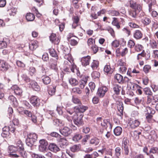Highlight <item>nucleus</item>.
<instances>
[{
  "label": "nucleus",
  "mask_w": 158,
  "mask_h": 158,
  "mask_svg": "<svg viewBox=\"0 0 158 158\" xmlns=\"http://www.w3.org/2000/svg\"><path fill=\"white\" fill-rule=\"evenodd\" d=\"M40 145L39 146V149L40 151L45 152L48 145L47 141L44 139H41L39 141Z\"/></svg>",
  "instance_id": "obj_3"
},
{
  "label": "nucleus",
  "mask_w": 158,
  "mask_h": 158,
  "mask_svg": "<svg viewBox=\"0 0 158 158\" xmlns=\"http://www.w3.org/2000/svg\"><path fill=\"white\" fill-rule=\"evenodd\" d=\"M69 83L72 86H75L77 85L78 82L77 79L75 78H71L69 80Z\"/></svg>",
  "instance_id": "obj_38"
},
{
  "label": "nucleus",
  "mask_w": 158,
  "mask_h": 158,
  "mask_svg": "<svg viewBox=\"0 0 158 158\" xmlns=\"http://www.w3.org/2000/svg\"><path fill=\"white\" fill-rule=\"evenodd\" d=\"M151 69V67L149 65H145L143 67V70L146 73H148Z\"/></svg>",
  "instance_id": "obj_64"
},
{
  "label": "nucleus",
  "mask_w": 158,
  "mask_h": 158,
  "mask_svg": "<svg viewBox=\"0 0 158 158\" xmlns=\"http://www.w3.org/2000/svg\"><path fill=\"white\" fill-rule=\"evenodd\" d=\"M72 92L75 94H81L82 93V91L81 88L78 87H76L72 89Z\"/></svg>",
  "instance_id": "obj_42"
},
{
  "label": "nucleus",
  "mask_w": 158,
  "mask_h": 158,
  "mask_svg": "<svg viewBox=\"0 0 158 158\" xmlns=\"http://www.w3.org/2000/svg\"><path fill=\"white\" fill-rule=\"evenodd\" d=\"M130 7L136 10L140 11L141 10V5L136 0H131L130 1Z\"/></svg>",
  "instance_id": "obj_2"
},
{
  "label": "nucleus",
  "mask_w": 158,
  "mask_h": 158,
  "mask_svg": "<svg viewBox=\"0 0 158 158\" xmlns=\"http://www.w3.org/2000/svg\"><path fill=\"white\" fill-rule=\"evenodd\" d=\"M36 73V70L35 68L31 67H30L29 70V73L31 76L35 75Z\"/></svg>",
  "instance_id": "obj_57"
},
{
  "label": "nucleus",
  "mask_w": 158,
  "mask_h": 158,
  "mask_svg": "<svg viewBox=\"0 0 158 158\" xmlns=\"http://www.w3.org/2000/svg\"><path fill=\"white\" fill-rule=\"evenodd\" d=\"M101 125L103 127H109L110 128L112 127V126L110 122L108 121L107 120H103V122L101 123Z\"/></svg>",
  "instance_id": "obj_37"
},
{
  "label": "nucleus",
  "mask_w": 158,
  "mask_h": 158,
  "mask_svg": "<svg viewBox=\"0 0 158 158\" xmlns=\"http://www.w3.org/2000/svg\"><path fill=\"white\" fill-rule=\"evenodd\" d=\"M82 116L80 115H75L73 118V122L77 126L79 127L82 126L83 124L82 121Z\"/></svg>",
  "instance_id": "obj_5"
},
{
  "label": "nucleus",
  "mask_w": 158,
  "mask_h": 158,
  "mask_svg": "<svg viewBox=\"0 0 158 158\" xmlns=\"http://www.w3.org/2000/svg\"><path fill=\"white\" fill-rule=\"evenodd\" d=\"M92 77L93 78L95 79L98 78L100 76V73L99 72L94 71L91 74Z\"/></svg>",
  "instance_id": "obj_56"
},
{
  "label": "nucleus",
  "mask_w": 158,
  "mask_h": 158,
  "mask_svg": "<svg viewBox=\"0 0 158 158\" xmlns=\"http://www.w3.org/2000/svg\"><path fill=\"white\" fill-rule=\"evenodd\" d=\"M70 44L72 46H75L78 43V41L75 39H71L70 40H69Z\"/></svg>",
  "instance_id": "obj_63"
},
{
  "label": "nucleus",
  "mask_w": 158,
  "mask_h": 158,
  "mask_svg": "<svg viewBox=\"0 0 158 158\" xmlns=\"http://www.w3.org/2000/svg\"><path fill=\"white\" fill-rule=\"evenodd\" d=\"M146 111L147 112L148 114H153L155 113V110L149 107H147L146 108Z\"/></svg>",
  "instance_id": "obj_47"
},
{
  "label": "nucleus",
  "mask_w": 158,
  "mask_h": 158,
  "mask_svg": "<svg viewBox=\"0 0 158 158\" xmlns=\"http://www.w3.org/2000/svg\"><path fill=\"white\" fill-rule=\"evenodd\" d=\"M99 62L97 60H94L91 64V66L93 69H96L99 66Z\"/></svg>",
  "instance_id": "obj_33"
},
{
  "label": "nucleus",
  "mask_w": 158,
  "mask_h": 158,
  "mask_svg": "<svg viewBox=\"0 0 158 158\" xmlns=\"http://www.w3.org/2000/svg\"><path fill=\"white\" fill-rule=\"evenodd\" d=\"M122 132V128L119 126H117L114 129V134L116 136L120 135Z\"/></svg>",
  "instance_id": "obj_27"
},
{
  "label": "nucleus",
  "mask_w": 158,
  "mask_h": 158,
  "mask_svg": "<svg viewBox=\"0 0 158 158\" xmlns=\"http://www.w3.org/2000/svg\"><path fill=\"white\" fill-rule=\"evenodd\" d=\"M108 14L112 16H118L120 15L119 12L115 10H109Z\"/></svg>",
  "instance_id": "obj_44"
},
{
  "label": "nucleus",
  "mask_w": 158,
  "mask_h": 158,
  "mask_svg": "<svg viewBox=\"0 0 158 158\" xmlns=\"http://www.w3.org/2000/svg\"><path fill=\"white\" fill-rule=\"evenodd\" d=\"M145 56V54L144 53V51L143 50L142 52L138 54L137 56V59L139 60L141 59L142 57H144Z\"/></svg>",
  "instance_id": "obj_61"
},
{
  "label": "nucleus",
  "mask_w": 158,
  "mask_h": 158,
  "mask_svg": "<svg viewBox=\"0 0 158 158\" xmlns=\"http://www.w3.org/2000/svg\"><path fill=\"white\" fill-rule=\"evenodd\" d=\"M28 137L36 141L37 139V135L35 133H30L27 135Z\"/></svg>",
  "instance_id": "obj_40"
},
{
  "label": "nucleus",
  "mask_w": 158,
  "mask_h": 158,
  "mask_svg": "<svg viewBox=\"0 0 158 158\" xmlns=\"http://www.w3.org/2000/svg\"><path fill=\"white\" fill-rule=\"evenodd\" d=\"M140 122L138 119L131 120L129 122L130 127L133 129L138 127L140 124Z\"/></svg>",
  "instance_id": "obj_12"
},
{
  "label": "nucleus",
  "mask_w": 158,
  "mask_h": 158,
  "mask_svg": "<svg viewBox=\"0 0 158 158\" xmlns=\"http://www.w3.org/2000/svg\"><path fill=\"white\" fill-rule=\"evenodd\" d=\"M143 46L141 44H136L134 47L135 50L137 52L143 50Z\"/></svg>",
  "instance_id": "obj_46"
},
{
  "label": "nucleus",
  "mask_w": 158,
  "mask_h": 158,
  "mask_svg": "<svg viewBox=\"0 0 158 158\" xmlns=\"http://www.w3.org/2000/svg\"><path fill=\"white\" fill-rule=\"evenodd\" d=\"M104 71L105 72L107 73H111L112 71L111 70L110 66L108 65H105L104 69Z\"/></svg>",
  "instance_id": "obj_50"
},
{
  "label": "nucleus",
  "mask_w": 158,
  "mask_h": 158,
  "mask_svg": "<svg viewBox=\"0 0 158 158\" xmlns=\"http://www.w3.org/2000/svg\"><path fill=\"white\" fill-rule=\"evenodd\" d=\"M22 79L26 82H31L30 79L26 74H23L21 76Z\"/></svg>",
  "instance_id": "obj_52"
},
{
  "label": "nucleus",
  "mask_w": 158,
  "mask_h": 158,
  "mask_svg": "<svg viewBox=\"0 0 158 158\" xmlns=\"http://www.w3.org/2000/svg\"><path fill=\"white\" fill-rule=\"evenodd\" d=\"M88 107L86 106L83 105L81 104L79 105L78 106H75L73 109L76 110V111H78L81 113H83L87 110Z\"/></svg>",
  "instance_id": "obj_9"
},
{
  "label": "nucleus",
  "mask_w": 158,
  "mask_h": 158,
  "mask_svg": "<svg viewBox=\"0 0 158 158\" xmlns=\"http://www.w3.org/2000/svg\"><path fill=\"white\" fill-rule=\"evenodd\" d=\"M114 78L118 83H121L123 82V77L119 74H117L115 75L114 76Z\"/></svg>",
  "instance_id": "obj_34"
},
{
  "label": "nucleus",
  "mask_w": 158,
  "mask_h": 158,
  "mask_svg": "<svg viewBox=\"0 0 158 158\" xmlns=\"http://www.w3.org/2000/svg\"><path fill=\"white\" fill-rule=\"evenodd\" d=\"M139 11L137 10H131L129 11V15L132 17L135 18L136 17L137 13Z\"/></svg>",
  "instance_id": "obj_43"
},
{
  "label": "nucleus",
  "mask_w": 158,
  "mask_h": 158,
  "mask_svg": "<svg viewBox=\"0 0 158 158\" xmlns=\"http://www.w3.org/2000/svg\"><path fill=\"white\" fill-rule=\"evenodd\" d=\"M143 91L146 95H152V93L150 88L148 87L145 88L143 89Z\"/></svg>",
  "instance_id": "obj_49"
},
{
  "label": "nucleus",
  "mask_w": 158,
  "mask_h": 158,
  "mask_svg": "<svg viewBox=\"0 0 158 158\" xmlns=\"http://www.w3.org/2000/svg\"><path fill=\"white\" fill-rule=\"evenodd\" d=\"M158 153V148L156 147H152L150 150L149 153Z\"/></svg>",
  "instance_id": "obj_53"
},
{
  "label": "nucleus",
  "mask_w": 158,
  "mask_h": 158,
  "mask_svg": "<svg viewBox=\"0 0 158 158\" xmlns=\"http://www.w3.org/2000/svg\"><path fill=\"white\" fill-rule=\"evenodd\" d=\"M100 142L99 139L96 137H94L91 139L90 143L95 146L98 145Z\"/></svg>",
  "instance_id": "obj_35"
},
{
  "label": "nucleus",
  "mask_w": 158,
  "mask_h": 158,
  "mask_svg": "<svg viewBox=\"0 0 158 158\" xmlns=\"http://www.w3.org/2000/svg\"><path fill=\"white\" fill-rule=\"evenodd\" d=\"M27 20L28 21H32L34 20L35 17L33 14L29 13H27L26 15Z\"/></svg>",
  "instance_id": "obj_28"
},
{
  "label": "nucleus",
  "mask_w": 158,
  "mask_h": 158,
  "mask_svg": "<svg viewBox=\"0 0 158 158\" xmlns=\"http://www.w3.org/2000/svg\"><path fill=\"white\" fill-rule=\"evenodd\" d=\"M81 145L80 144H74L70 148V151L73 152H77L81 150Z\"/></svg>",
  "instance_id": "obj_19"
},
{
  "label": "nucleus",
  "mask_w": 158,
  "mask_h": 158,
  "mask_svg": "<svg viewBox=\"0 0 158 158\" xmlns=\"http://www.w3.org/2000/svg\"><path fill=\"white\" fill-rule=\"evenodd\" d=\"M39 70L42 75H44L46 73V69L43 65L39 66Z\"/></svg>",
  "instance_id": "obj_58"
},
{
  "label": "nucleus",
  "mask_w": 158,
  "mask_h": 158,
  "mask_svg": "<svg viewBox=\"0 0 158 158\" xmlns=\"http://www.w3.org/2000/svg\"><path fill=\"white\" fill-rule=\"evenodd\" d=\"M156 3L155 0H150L147 2L148 4L149 11L151 12L152 11V6L155 4Z\"/></svg>",
  "instance_id": "obj_41"
},
{
  "label": "nucleus",
  "mask_w": 158,
  "mask_h": 158,
  "mask_svg": "<svg viewBox=\"0 0 158 158\" xmlns=\"http://www.w3.org/2000/svg\"><path fill=\"white\" fill-rule=\"evenodd\" d=\"M31 87L36 91H39L40 90V87L38 83L34 81H31L30 83Z\"/></svg>",
  "instance_id": "obj_18"
},
{
  "label": "nucleus",
  "mask_w": 158,
  "mask_h": 158,
  "mask_svg": "<svg viewBox=\"0 0 158 158\" xmlns=\"http://www.w3.org/2000/svg\"><path fill=\"white\" fill-rule=\"evenodd\" d=\"M51 68L56 71L58 70L57 66V62L56 60H51L50 63Z\"/></svg>",
  "instance_id": "obj_23"
},
{
  "label": "nucleus",
  "mask_w": 158,
  "mask_h": 158,
  "mask_svg": "<svg viewBox=\"0 0 158 158\" xmlns=\"http://www.w3.org/2000/svg\"><path fill=\"white\" fill-rule=\"evenodd\" d=\"M22 114H24L27 116L30 117L32 116V114L31 112L27 110H24L22 111Z\"/></svg>",
  "instance_id": "obj_59"
},
{
  "label": "nucleus",
  "mask_w": 158,
  "mask_h": 158,
  "mask_svg": "<svg viewBox=\"0 0 158 158\" xmlns=\"http://www.w3.org/2000/svg\"><path fill=\"white\" fill-rule=\"evenodd\" d=\"M14 93L17 95H21L22 93V89L16 85H14L11 88Z\"/></svg>",
  "instance_id": "obj_13"
},
{
  "label": "nucleus",
  "mask_w": 158,
  "mask_h": 158,
  "mask_svg": "<svg viewBox=\"0 0 158 158\" xmlns=\"http://www.w3.org/2000/svg\"><path fill=\"white\" fill-rule=\"evenodd\" d=\"M90 60V57L88 56L81 58V62L83 66H86L89 64Z\"/></svg>",
  "instance_id": "obj_14"
},
{
  "label": "nucleus",
  "mask_w": 158,
  "mask_h": 158,
  "mask_svg": "<svg viewBox=\"0 0 158 158\" xmlns=\"http://www.w3.org/2000/svg\"><path fill=\"white\" fill-rule=\"evenodd\" d=\"M57 140L60 143V146L61 145H62L63 146H65L67 144V141L64 137L62 138L61 136L60 137L57 139Z\"/></svg>",
  "instance_id": "obj_25"
},
{
  "label": "nucleus",
  "mask_w": 158,
  "mask_h": 158,
  "mask_svg": "<svg viewBox=\"0 0 158 158\" xmlns=\"http://www.w3.org/2000/svg\"><path fill=\"white\" fill-rule=\"evenodd\" d=\"M135 44L133 40H130L128 41L127 43V46L130 48H133L134 47H135Z\"/></svg>",
  "instance_id": "obj_55"
},
{
  "label": "nucleus",
  "mask_w": 158,
  "mask_h": 158,
  "mask_svg": "<svg viewBox=\"0 0 158 158\" xmlns=\"http://www.w3.org/2000/svg\"><path fill=\"white\" fill-rule=\"evenodd\" d=\"M56 87L51 86L48 90V94L51 96H52L55 94L56 92Z\"/></svg>",
  "instance_id": "obj_39"
},
{
  "label": "nucleus",
  "mask_w": 158,
  "mask_h": 158,
  "mask_svg": "<svg viewBox=\"0 0 158 158\" xmlns=\"http://www.w3.org/2000/svg\"><path fill=\"white\" fill-rule=\"evenodd\" d=\"M30 102L34 106H38L40 105V101L37 96H31L30 99Z\"/></svg>",
  "instance_id": "obj_7"
},
{
  "label": "nucleus",
  "mask_w": 158,
  "mask_h": 158,
  "mask_svg": "<svg viewBox=\"0 0 158 158\" xmlns=\"http://www.w3.org/2000/svg\"><path fill=\"white\" fill-rule=\"evenodd\" d=\"M9 152L10 153L15 152L17 151L19 152V148L14 146H11L9 147Z\"/></svg>",
  "instance_id": "obj_45"
},
{
  "label": "nucleus",
  "mask_w": 158,
  "mask_h": 158,
  "mask_svg": "<svg viewBox=\"0 0 158 158\" xmlns=\"http://www.w3.org/2000/svg\"><path fill=\"white\" fill-rule=\"evenodd\" d=\"M117 107L118 112L117 113V114L122 118L123 115V110L124 108L123 104L122 103H119Z\"/></svg>",
  "instance_id": "obj_15"
},
{
  "label": "nucleus",
  "mask_w": 158,
  "mask_h": 158,
  "mask_svg": "<svg viewBox=\"0 0 158 158\" xmlns=\"http://www.w3.org/2000/svg\"><path fill=\"white\" fill-rule=\"evenodd\" d=\"M60 132L62 135L67 136L71 134V131L69 127H65L62 129H60Z\"/></svg>",
  "instance_id": "obj_10"
},
{
  "label": "nucleus",
  "mask_w": 158,
  "mask_h": 158,
  "mask_svg": "<svg viewBox=\"0 0 158 158\" xmlns=\"http://www.w3.org/2000/svg\"><path fill=\"white\" fill-rule=\"evenodd\" d=\"M70 66L71 67V70L73 73H75V71L77 69V66L74 64V62H73V64H72Z\"/></svg>",
  "instance_id": "obj_60"
},
{
  "label": "nucleus",
  "mask_w": 158,
  "mask_h": 158,
  "mask_svg": "<svg viewBox=\"0 0 158 158\" xmlns=\"http://www.w3.org/2000/svg\"><path fill=\"white\" fill-rule=\"evenodd\" d=\"M9 41L8 39L6 38H4L2 41H0V48L2 49L6 47Z\"/></svg>",
  "instance_id": "obj_22"
},
{
  "label": "nucleus",
  "mask_w": 158,
  "mask_h": 158,
  "mask_svg": "<svg viewBox=\"0 0 158 158\" xmlns=\"http://www.w3.org/2000/svg\"><path fill=\"white\" fill-rule=\"evenodd\" d=\"M49 52L50 55L52 57H57V54L56 53V51L53 48L49 49Z\"/></svg>",
  "instance_id": "obj_54"
},
{
  "label": "nucleus",
  "mask_w": 158,
  "mask_h": 158,
  "mask_svg": "<svg viewBox=\"0 0 158 158\" xmlns=\"http://www.w3.org/2000/svg\"><path fill=\"white\" fill-rule=\"evenodd\" d=\"M72 101L73 103L75 104H81V103L79 99L77 97L73 96Z\"/></svg>",
  "instance_id": "obj_51"
},
{
  "label": "nucleus",
  "mask_w": 158,
  "mask_h": 158,
  "mask_svg": "<svg viewBox=\"0 0 158 158\" xmlns=\"http://www.w3.org/2000/svg\"><path fill=\"white\" fill-rule=\"evenodd\" d=\"M15 147L19 148V152L21 156L23 158H25L26 156L24 151V148L23 146L22 141L20 140L16 142V146Z\"/></svg>",
  "instance_id": "obj_4"
},
{
  "label": "nucleus",
  "mask_w": 158,
  "mask_h": 158,
  "mask_svg": "<svg viewBox=\"0 0 158 158\" xmlns=\"http://www.w3.org/2000/svg\"><path fill=\"white\" fill-rule=\"evenodd\" d=\"M49 38L50 40L52 42H53L54 44H58L60 42V40L58 38H56V34H52L49 36Z\"/></svg>",
  "instance_id": "obj_17"
},
{
  "label": "nucleus",
  "mask_w": 158,
  "mask_h": 158,
  "mask_svg": "<svg viewBox=\"0 0 158 158\" xmlns=\"http://www.w3.org/2000/svg\"><path fill=\"white\" fill-rule=\"evenodd\" d=\"M108 90V89L106 86H102L98 89L97 92V94L100 97L102 98L104 96Z\"/></svg>",
  "instance_id": "obj_6"
},
{
  "label": "nucleus",
  "mask_w": 158,
  "mask_h": 158,
  "mask_svg": "<svg viewBox=\"0 0 158 158\" xmlns=\"http://www.w3.org/2000/svg\"><path fill=\"white\" fill-rule=\"evenodd\" d=\"M112 149L110 148H105V154L112 156Z\"/></svg>",
  "instance_id": "obj_62"
},
{
  "label": "nucleus",
  "mask_w": 158,
  "mask_h": 158,
  "mask_svg": "<svg viewBox=\"0 0 158 158\" xmlns=\"http://www.w3.org/2000/svg\"><path fill=\"white\" fill-rule=\"evenodd\" d=\"M151 22V20L148 18H145L142 19V23L145 25L149 24Z\"/></svg>",
  "instance_id": "obj_48"
},
{
  "label": "nucleus",
  "mask_w": 158,
  "mask_h": 158,
  "mask_svg": "<svg viewBox=\"0 0 158 158\" xmlns=\"http://www.w3.org/2000/svg\"><path fill=\"white\" fill-rule=\"evenodd\" d=\"M143 36V34L141 31L137 30L135 31L134 34V37L136 39H141Z\"/></svg>",
  "instance_id": "obj_26"
},
{
  "label": "nucleus",
  "mask_w": 158,
  "mask_h": 158,
  "mask_svg": "<svg viewBox=\"0 0 158 158\" xmlns=\"http://www.w3.org/2000/svg\"><path fill=\"white\" fill-rule=\"evenodd\" d=\"M121 152V149L120 147H117L115 149V155L116 156V158H119V156H120Z\"/></svg>",
  "instance_id": "obj_36"
},
{
  "label": "nucleus",
  "mask_w": 158,
  "mask_h": 158,
  "mask_svg": "<svg viewBox=\"0 0 158 158\" xmlns=\"http://www.w3.org/2000/svg\"><path fill=\"white\" fill-rule=\"evenodd\" d=\"M9 100L10 101L11 103L15 106H17L18 104L16 98L13 96H10L8 98Z\"/></svg>",
  "instance_id": "obj_21"
},
{
  "label": "nucleus",
  "mask_w": 158,
  "mask_h": 158,
  "mask_svg": "<svg viewBox=\"0 0 158 158\" xmlns=\"http://www.w3.org/2000/svg\"><path fill=\"white\" fill-rule=\"evenodd\" d=\"M82 136L81 134H76L73 137V140L76 142H78L82 138Z\"/></svg>",
  "instance_id": "obj_32"
},
{
  "label": "nucleus",
  "mask_w": 158,
  "mask_h": 158,
  "mask_svg": "<svg viewBox=\"0 0 158 158\" xmlns=\"http://www.w3.org/2000/svg\"><path fill=\"white\" fill-rule=\"evenodd\" d=\"M49 149L52 152L56 153L59 151L60 149L58 146L55 143H52L49 146Z\"/></svg>",
  "instance_id": "obj_16"
},
{
  "label": "nucleus",
  "mask_w": 158,
  "mask_h": 158,
  "mask_svg": "<svg viewBox=\"0 0 158 158\" xmlns=\"http://www.w3.org/2000/svg\"><path fill=\"white\" fill-rule=\"evenodd\" d=\"M10 65L3 60H0V68L3 71H6L9 68Z\"/></svg>",
  "instance_id": "obj_11"
},
{
  "label": "nucleus",
  "mask_w": 158,
  "mask_h": 158,
  "mask_svg": "<svg viewBox=\"0 0 158 158\" xmlns=\"http://www.w3.org/2000/svg\"><path fill=\"white\" fill-rule=\"evenodd\" d=\"M38 42L37 41H31L29 44V48L30 50L33 51L38 47Z\"/></svg>",
  "instance_id": "obj_20"
},
{
  "label": "nucleus",
  "mask_w": 158,
  "mask_h": 158,
  "mask_svg": "<svg viewBox=\"0 0 158 158\" xmlns=\"http://www.w3.org/2000/svg\"><path fill=\"white\" fill-rule=\"evenodd\" d=\"M41 78L44 84L48 85L51 82L50 78L47 76L43 75Z\"/></svg>",
  "instance_id": "obj_24"
},
{
  "label": "nucleus",
  "mask_w": 158,
  "mask_h": 158,
  "mask_svg": "<svg viewBox=\"0 0 158 158\" xmlns=\"http://www.w3.org/2000/svg\"><path fill=\"white\" fill-rule=\"evenodd\" d=\"M65 58L66 60L64 62V64L70 66L73 62V60L71 55L68 54L67 55L65 56Z\"/></svg>",
  "instance_id": "obj_8"
},
{
  "label": "nucleus",
  "mask_w": 158,
  "mask_h": 158,
  "mask_svg": "<svg viewBox=\"0 0 158 158\" xmlns=\"http://www.w3.org/2000/svg\"><path fill=\"white\" fill-rule=\"evenodd\" d=\"M88 78V77H85V80H81L79 84V87L81 89H83L87 82V78Z\"/></svg>",
  "instance_id": "obj_30"
},
{
  "label": "nucleus",
  "mask_w": 158,
  "mask_h": 158,
  "mask_svg": "<svg viewBox=\"0 0 158 158\" xmlns=\"http://www.w3.org/2000/svg\"><path fill=\"white\" fill-rule=\"evenodd\" d=\"M113 89L115 93L117 94H118L120 90L122 89V88L119 85L115 84L114 85Z\"/></svg>",
  "instance_id": "obj_31"
},
{
  "label": "nucleus",
  "mask_w": 158,
  "mask_h": 158,
  "mask_svg": "<svg viewBox=\"0 0 158 158\" xmlns=\"http://www.w3.org/2000/svg\"><path fill=\"white\" fill-rule=\"evenodd\" d=\"M129 141L127 138H124L123 139L122 143V148L125 155H128L129 153Z\"/></svg>",
  "instance_id": "obj_1"
},
{
  "label": "nucleus",
  "mask_w": 158,
  "mask_h": 158,
  "mask_svg": "<svg viewBox=\"0 0 158 158\" xmlns=\"http://www.w3.org/2000/svg\"><path fill=\"white\" fill-rule=\"evenodd\" d=\"M35 142V141L30 139V138L28 137L26 140V142L27 145L30 147H31L32 146L34 142Z\"/></svg>",
  "instance_id": "obj_29"
}]
</instances>
